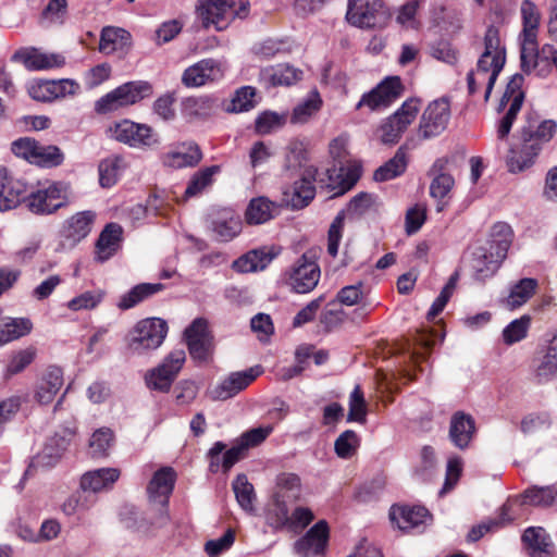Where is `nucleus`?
<instances>
[{"mask_svg": "<svg viewBox=\"0 0 557 557\" xmlns=\"http://www.w3.org/2000/svg\"><path fill=\"white\" fill-rule=\"evenodd\" d=\"M223 72L213 59L201 60L187 67L182 75V84L186 87H200L208 82L222 77Z\"/></svg>", "mask_w": 557, "mask_h": 557, "instance_id": "nucleus-17", "label": "nucleus"}, {"mask_svg": "<svg viewBox=\"0 0 557 557\" xmlns=\"http://www.w3.org/2000/svg\"><path fill=\"white\" fill-rule=\"evenodd\" d=\"M541 147L534 138H528L522 134V143L518 147H511L506 157L509 172L518 173L533 165Z\"/></svg>", "mask_w": 557, "mask_h": 557, "instance_id": "nucleus-18", "label": "nucleus"}, {"mask_svg": "<svg viewBox=\"0 0 557 557\" xmlns=\"http://www.w3.org/2000/svg\"><path fill=\"white\" fill-rule=\"evenodd\" d=\"M530 321V317L523 315L508 324L503 331L505 343L513 344L523 339L527 336Z\"/></svg>", "mask_w": 557, "mask_h": 557, "instance_id": "nucleus-59", "label": "nucleus"}, {"mask_svg": "<svg viewBox=\"0 0 557 557\" xmlns=\"http://www.w3.org/2000/svg\"><path fill=\"white\" fill-rule=\"evenodd\" d=\"M556 497V492L553 487H532L527 490L523 495V503L534 506H549Z\"/></svg>", "mask_w": 557, "mask_h": 557, "instance_id": "nucleus-57", "label": "nucleus"}, {"mask_svg": "<svg viewBox=\"0 0 557 557\" xmlns=\"http://www.w3.org/2000/svg\"><path fill=\"white\" fill-rule=\"evenodd\" d=\"M114 442V434L109 428L96 430L89 441L90 454L95 458L107 457Z\"/></svg>", "mask_w": 557, "mask_h": 557, "instance_id": "nucleus-47", "label": "nucleus"}, {"mask_svg": "<svg viewBox=\"0 0 557 557\" xmlns=\"http://www.w3.org/2000/svg\"><path fill=\"white\" fill-rule=\"evenodd\" d=\"M512 243V230L505 222H497L491 231V242L488 247L498 255V258L506 259L508 249Z\"/></svg>", "mask_w": 557, "mask_h": 557, "instance_id": "nucleus-38", "label": "nucleus"}, {"mask_svg": "<svg viewBox=\"0 0 557 557\" xmlns=\"http://www.w3.org/2000/svg\"><path fill=\"white\" fill-rule=\"evenodd\" d=\"M64 156L59 147L46 146L38 143L33 163L40 166L52 168L63 162Z\"/></svg>", "mask_w": 557, "mask_h": 557, "instance_id": "nucleus-50", "label": "nucleus"}, {"mask_svg": "<svg viewBox=\"0 0 557 557\" xmlns=\"http://www.w3.org/2000/svg\"><path fill=\"white\" fill-rule=\"evenodd\" d=\"M504 260V258H498L491 247L480 246L471 252L470 265L476 278L484 280L492 276Z\"/></svg>", "mask_w": 557, "mask_h": 557, "instance_id": "nucleus-23", "label": "nucleus"}, {"mask_svg": "<svg viewBox=\"0 0 557 557\" xmlns=\"http://www.w3.org/2000/svg\"><path fill=\"white\" fill-rule=\"evenodd\" d=\"M508 506L504 505L502 507V512L499 518L496 519H488L486 521H483L482 523L472 527V529L468 533V541L469 542H476L479 541L485 533L496 530L499 527L505 525L508 521H510V518H508Z\"/></svg>", "mask_w": 557, "mask_h": 557, "instance_id": "nucleus-54", "label": "nucleus"}, {"mask_svg": "<svg viewBox=\"0 0 557 557\" xmlns=\"http://www.w3.org/2000/svg\"><path fill=\"white\" fill-rule=\"evenodd\" d=\"M317 169L314 166H306L301 173L299 181L283 193V201L293 209H301L309 205L314 198Z\"/></svg>", "mask_w": 557, "mask_h": 557, "instance_id": "nucleus-12", "label": "nucleus"}, {"mask_svg": "<svg viewBox=\"0 0 557 557\" xmlns=\"http://www.w3.org/2000/svg\"><path fill=\"white\" fill-rule=\"evenodd\" d=\"M379 209L377 198L372 194L360 193L348 203L346 212L352 216H362Z\"/></svg>", "mask_w": 557, "mask_h": 557, "instance_id": "nucleus-49", "label": "nucleus"}, {"mask_svg": "<svg viewBox=\"0 0 557 557\" xmlns=\"http://www.w3.org/2000/svg\"><path fill=\"white\" fill-rule=\"evenodd\" d=\"M329 540V525L325 520L318 521L294 544L299 557H313L324 553Z\"/></svg>", "mask_w": 557, "mask_h": 557, "instance_id": "nucleus-13", "label": "nucleus"}, {"mask_svg": "<svg viewBox=\"0 0 557 557\" xmlns=\"http://www.w3.org/2000/svg\"><path fill=\"white\" fill-rule=\"evenodd\" d=\"M520 14L522 21V30L520 40L537 41V34L541 24V12L536 4L531 0H523L520 5Z\"/></svg>", "mask_w": 557, "mask_h": 557, "instance_id": "nucleus-30", "label": "nucleus"}, {"mask_svg": "<svg viewBox=\"0 0 557 557\" xmlns=\"http://www.w3.org/2000/svg\"><path fill=\"white\" fill-rule=\"evenodd\" d=\"M301 479L296 473L284 472L276 478V491L281 498L297 502L301 497Z\"/></svg>", "mask_w": 557, "mask_h": 557, "instance_id": "nucleus-39", "label": "nucleus"}, {"mask_svg": "<svg viewBox=\"0 0 557 557\" xmlns=\"http://www.w3.org/2000/svg\"><path fill=\"white\" fill-rule=\"evenodd\" d=\"M63 385V372L58 367H50L40 380L35 397L40 404H50Z\"/></svg>", "mask_w": 557, "mask_h": 557, "instance_id": "nucleus-31", "label": "nucleus"}, {"mask_svg": "<svg viewBox=\"0 0 557 557\" xmlns=\"http://www.w3.org/2000/svg\"><path fill=\"white\" fill-rule=\"evenodd\" d=\"M531 557H552L554 544L543 528H529L522 536Z\"/></svg>", "mask_w": 557, "mask_h": 557, "instance_id": "nucleus-27", "label": "nucleus"}, {"mask_svg": "<svg viewBox=\"0 0 557 557\" xmlns=\"http://www.w3.org/2000/svg\"><path fill=\"white\" fill-rule=\"evenodd\" d=\"M276 209L275 203L265 197L253 198L246 209L245 219L251 225L263 224L274 216Z\"/></svg>", "mask_w": 557, "mask_h": 557, "instance_id": "nucleus-35", "label": "nucleus"}, {"mask_svg": "<svg viewBox=\"0 0 557 557\" xmlns=\"http://www.w3.org/2000/svg\"><path fill=\"white\" fill-rule=\"evenodd\" d=\"M458 281V273H454L446 285L443 287L442 292L437 296V298L433 301L430 311L428 312L429 319H434L436 315H438L443 309L445 308L446 304L448 302L449 298L451 297L456 285Z\"/></svg>", "mask_w": 557, "mask_h": 557, "instance_id": "nucleus-62", "label": "nucleus"}, {"mask_svg": "<svg viewBox=\"0 0 557 557\" xmlns=\"http://www.w3.org/2000/svg\"><path fill=\"white\" fill-rule=\"evenodd\" d=\"M242 221L239 216L232 213H226L213 221L212 232L215 238L220 242H228L240 233Z\"/></svg>", "mask_w": 557, "mask_h": 557, "instance_id": "nucleus-42", "label": "nucleus"}, {"mask_svg": "<svg viewBox=\"0 0 557 557\" xmlns=\"http://www.w3.org/2000/svg\"><path fill=\"white\" fill-rule=\"evenodd\" d=\"M152 95V86L145 81L127 82L101 97L96 102L98 113H108L133 106Z\"/></svg>", "mask_w": 557, "mask_h": 557, "instance_id": "nucleus-2", "label": "nucleus"}, {"mask_svg": "<svg viewBox=\"0 0 557 557\" xmlns=\"http://www.w3.org/2000/svg\"><path fill=\"white\" fill-rule=\"evenodd\" d=\"M321 107L322 99L319 94L314 91L294 108L290 122L293 124H305L320 111Z\"/></svg>", "mask_w": 557, "mask_h": 557, "instance_id": "nucleus-45", "label": "nucleus"}, {"mask_svg": "<svg viewBox=\"0 0 557 557\" xmlns=\"http://www.w3.org/2000/svg\"><path fill=\"white\" fill-rule=\"evenodd\" d=\"M25 196L24 184L11 177L0 189V211L14 209L21 201L24 202Z\"/></svg>", "mask_w": 557, "mask_h": 557, "instance_id": "nucleus-44", "label": "nucleus"}, {"mask_svg": "<svg viewBox=\"0 0 557 557\" xmlns=\"http://www.w3.org/2000/svg\"><path fill=\"white\" fill-rule=\"evenodd\" d=\"M236 500L246 512H255L253 502L256 499L253 485L245 474H238L232 483Z\"/></svg>", "mask_w": 557, "mask_h": 557, "instance_id": "nucleus-41", "label": "nucleus"}, {"mask_svg": "<svg viewBox=\"0 0 557 557\" xmlns=\"http://www.w3.org/2000/svg\"><path fill=\"white\" fill-rule=\"evenodd\" d=\"M88 491L79 490L71 494L62 504L61 510L65 516H73L78 511L88 510L95 499L87 495Z\"/></svg>", "mask_w": 557, "mask_h": 557, "instance_id": "nucleus-53", "label": "nucleus"}, {"mask_svg": "<svg viewBox=\"0 0 557 557\" xmlns=\"http://www.w3.org/2000/svg\"><path fill=\"white\" fill-rule=\"evenodd\" d=\"M175 97L173 94H164L157 98L152 104V111L163 121L174 120L176 113L174 109Z\"/></svg>", "mask_w": 557, "mask_h": 557, "instance_id": "nucleus-64", "label": "nucleus"}, {"mask_svg": "<svg viewBox=\"0 0 557 557\" xmlns=\"http://www.w3.org/2000/svg\"><path fill=\"white\" fill-rule=\"evenodd\" d=\"M419 101L409 99L391 115L381 126V140L384 144H395L401 134L414 121L419 112Z\"/></svg>", "mask_w": 557, "mask_h": 557, "instance_id": "nucleus-11", "label": "nucleus"}, {"mask_svg": "<svg viewBox=\"0 0 557 557\" xmlns=\"http://www.w3.org/2000/svg\"><path fill=\"white\" fill-rule=\"evenodd\" d=\"M190 357L198 362H208L214 350L213 335L208 320L196 318L184 332Z\"/></svg>", "mask_w": 557, "mask_h": 557, "instance_id": "nucleus-8", "label": "nucleus"}, {"mask_svg": "<svg viewBox=\"0 0 557 557\" xmlns=\"http://www.w3.org/2000/svg\"><path fill=\"white\" fill-rule=\"evenodd\" d=\"M220 172L219 165H212L206 169H202L194 174L188 186L185 190L186 197H193L200 194L206 187L211 185L213 181V175Z\"/></svg>", "mask_w": 557, "mask_h": 557, "instance_id": "nucleus-51", "label": "nucleus"}, {"mask_svg": "<svg viewBox=\"0 0 557 557\" xmlns=\"http://www.w3.org/2000/svg\"><path fill=\"white\" fill-rule=\"evenodd\" d=\"M256 104V89L251 86H244L235 91L226 111L232 113L246 112L253 109Z\"/></svg>", "mask_w": 557, "mask_h": 557, "instance_id": "nucleus-48", "label": "nucleus"}, {"mask_svg": "<svg viewBox=\"0 0 557 557\" xmlns=\"http://www.w3.org/2000/svg\"><path fill=\"white\" fill-rule=\"evenodd\" d=\"M520 46L521 69L524 73H530L543 63L537 41L520 40Z\"/></svg>", "mask_w": 557, "mask_h": 557, "instance_id": "nucleus-52", "label": "nucleus"}, {"mask_svg": "<svg viewBox=\"0 0 557 557\" xmlns=\"http://www.w3.org/2000/svg\"><path fill=\"white\" fill-rule=\"evenodd\" d=\"M557 132V123L554 120L542 121L535 131H523V135L528 138H534L541 149L545 143H548Z\"/></svg>", "mask_w": 557, "mask_h": 557, "instance_id": "nucleus-63", "label": "nucleus"}, {"mask_svg": "<svg viewBox=\"0 0 557 557\" xmlns=\"http://www.w3.org/2000/svg\"><path fill=\"white\" fill-rule=\"evenodd\" d=\"M96 214L92 211H82L72 215L63 230V236L70 245H76L91 232Z\"/></svg>", "mask_w": 557, "mask_h": 557, "instance_id": "nucleus-25", "label": "nucleus"}, {"mask_svg": "<svg viewBox=\"0 0 557 557\" xmlns=\"http://www.w3.org/2000/svg\"><path fill=\"white\" fill-rule=\"evenodd\" d=\"M320 268L317 263V253L313 250L305 252L292 268L289 284L300 294L311 292L319 283Z\"/></svg>", "mask_w": 557, "mask_h": 557, "instance_id": "nucleus-10", "label": "nucleus"}, {"mask_svg": "<svg viewBox=\"0 0 557 557\" xmlns=\"http://www.w3.org/2000/svg\"><path fill=\"white\" fill-rule=\"evenodd\" d=\"M103 296L101 289L87 290L71 299L67 308L73 311L94 309L102 301Z\"/></svg>", "mask_w": 557, "mask_h": 557, "instance_id": "nucleus-56", "label": "nucleus"}, {"mask_svg": "<svg viewBox=\"0 0 557 557\" xmlns=\"http://www.w3.org/2000/svg\"><path fill=\"white\" fill-rule=\"evenodd\" d=\"M164 288L161 283H141L134 286L131 290L120 297L117 308L121 310H127L134 308L144 300L158 294Z\"/></svg>", "mask_w": 557, "mask_h": 557, "instance_id": "nucleus-33", "label": "nucleus"}, {"mask_svg": "<svg viewBox=\"0 0 557 557\" xmlns=\"http://www.w3.org/2000/svg\"><path fill=\"white\" fill-rule=\"evenodd\" d=\"M174 482L175 472L172 468L165 467L157 471L148 485L150 500L159 504L162 508L166 507Z\"/></svg>", "mask_w": 557, "mask_h": 557, "instance_id": "nucleus-21", "label": "nucleus"}, {"mask_svg": "<svg viewBox=\"0 0 557 557\" xmlns=\"http://www.w3.org/2000/svg\"><path fill=\"white\" fill-rule=\"evenodd\" d=\"M122 227L119 224L110 223L101 232L97 244L96 255L99 261L111 258L120 248Z\"/></svg>", "mask_w": 557, "mask_h": 557, "instance_id": "nucleus-28", "label": "nucleus"}, {"mask_svg": "<svg viewBox=\"0 0 557 557\" xmlns=\"http://www.w3.org/2000/svg\"><path fill=\"white\" fill-rule=\"evenodd\" d=\"M13 60L22 62L30 71L58 69L65 64L62 54L42 52L37 48L21 49L13 54Z\"/></svg>", "mask_w": 557, "mask_h": 557, "instance_id": "nucleus-15", "label": "nucleus"}, {"mask_svg": "<svg viewBox=\"0 0 557 557\" xmlns=\"http://www.w3.org/2000/svg\"><path fill=\"white\" fill-rule=\"evenodd\" d=\"M389 20L382 0H348L346 21L359 28H381Z\"/></svg>", "mask_w": 557, "mask_h": 557, "instance_id": "nucleus-3", "label": "nucleus"}, {"mask_svg": "<svg viewBox=\"0 0 557 557\" xmlns=\"http://www.w3.org/2000/svg\"><path fill=\"white\" fill-rule=\"evenodd\" d=\"M401 92V83L398 77H388L379 84L370 92L362 96L358 102L357 108L363 106L369 107L371 110L386 108L393 103Z\"/></svg>", "mask_w": 557, "mask_h": 557, "instance_id": "nucleus-14", "label": "nucleus"}, {"mask_svg": "<svg viewBox=\"0 0 557 557\" xmlns=\"http://www.w3.org/2000/svg\"><path fill=\"white\" fill-rule=\"evenodd\" d=\"M120 478V470L116 468H101L86 472L81 479V488L98 493L110 488Z\"/></svg>", "mask_w": 557, "mask_h": 557, "instance_id": "nucleus-26", "label": "nucleus"}, {"mask_svg": "<svg viewBox=\"0 0 557 557\" xmlns=\"http://www.w3.org/2000/svg\"><path fill=\"white\" fill-rule=\"evenodd\" d=\"M265 521L269 527L275 531L287 528L289 521V510L286 500L281 498V494H274L273 500L265 513Z\"/></svg>", "mask_w": 557, "mask_h": 557, "instance_id": "nucleus-40", "label": "nucleus"}, {"mask_svg": "<svg viewBox=\"0 0 557 557\" xmlns=\"http://www.w3.org/2000/svg\"><path fill=\"white\" fill-rule=\"evenodd\" d=\"M122 168L123 159L120 156L103 159L98 165L99 184L101 187H112L117 182Z\"/></svg>", "mask_w": 557, "mask_h": 557, "instance_id": "nucleus-46", "label": "nucleus"}, {"mask_svg": "<svg viewBox=\"0 0 557 557\" xmlns=\"http://www.w3.org/2000/svg\"><path fill=\"white\" fill-rule=\"evenodd\" d=\"M69 202V185L52 182L41 185L24 197L25 207L34 214L49 215L57 212Z\"/></svg>", "mask_w": 557, "mask_h": 557, "instance_id": "nucleus-1", "label": "nucleus"}, {"mask_svg": "<svg viewBox=\"0 0 557 557\" xmlns=\"http://www.w3.org/2000/svg\"><path fill=\"white\" fill-rule=\"evenodd\" d=\"M540 382L557 380V333L548 341L545 354L536 367Z\"/></svg>", "mask_w": 557, "mask_h": 557, "instance_id": "nucleus-34", "label": "nucleus"}, {"mask_svg": "<svg viewBox=\"0 0 557 557\" xmlns=\"http://www.w3.org/2000/svg\"><path fill=\"white\" fill-rule=\"evenodd\" d=\"M168 333L166 322L160 318H148L139 321L134 327L128 348L138 355L157 349Z\"/></svg>", "mask_w": 557, "mask_h": 557, "instance_id": "nucleus-4", "label": "nucleus"}, {"mask_svg": "<svg viewBox=\"0 0 557 557\" xmlns=\"http://www.w3.org/2000/svg\"><path fill=\"white\" fill-rule=\"evenodd\" d=\"M407 154L403 147L398 148L395 156L377 168L373 178L376 182H385L401 175L407 169Z\"/></svg>", "mask_w": 557, "mask_h": 557, "instance_id": "nucleus-36", "label": "nucleus"}, {"mask_svg": "<svg viewBox=\"0 0 557 557\" xmlns=\"http://www.w3.org/2000/svg\"><path fill=\"white\" fill-rule=\"evenodd\" d=\"M475 434L472 416L463 411L455 412L450 418L449 440L459 449H466Z\"/></svg>", "mask_w": 557, "mask_h": 557, "instance_id": "nucleus-20", "label": "nucleus"}, {"mask_svg": "<svg viewBox=\"0 0 557 557\" xmlns=\"http://www.w3.org/2000/svg\"><path fill=\"white\" fill-rule=\"evenodd\" d=\"M37 350L35 347H26L14 352L7 366V372L15 375L24 371L36 358Z\"/></svg>", "mask_w": 557, "mask_h": 557, "instance_id": "nucleus-55", "label": "nucleus"}, {"mask_svg": "<svg viewBox=\"0 0 557 557\" xmlns=\"http://www.w3.org/2000/svg\"><path fill=\"white\" fill-rule=\"evenodd\" d=\"M389 518L400 530L409 531L424 524L430 515L424 507L420 506H393L389 511Z\"/></svg>", "mask_w": 557, "mask_h": 557, "instance_id": "nucleus-24", "label": "nucleus"}, {"mask_svg": "<svg viewBox=\"0 0 557 557\" xmlns=\"http://www.w3.org/2000/svg\"><path fill=\"white\" fill-rule=\"evenodd\" d=\"M185 360L186 354L183 349L171 351L161 364L146 373L145 381L148 388L161 393L169 392Z\"/></svg>", "mask_w": 557, "mask_h": 557, "instance_id": "nucleus-6", "label": "nucleus"}, {"mask_svg": "<svg viewBox=\"0 0 557 557\" xmlns=\"http://www.w3.org/2000/svg\"><path fill=\"white\" fill-rule=\"evenodd\" d=\"M484 46L485 57L494 55L495 67L494 74L488 78L487 90H485L484 100L487 101L491 96L494 84L498 77V74L503 70L506 60L505 49L500 47L499 30L496 26L491 25L487 27L484 36Z\"/></svg>", "mask_w": 557, "mask_h": 557, "instance_id": "nucleus-19", "label": "nucleus"}, {"mask_svg": "<svg viewBox=\"0 0 557 557\" xmlns=\"http://www.w3.org/2000/svg\"><path fill=\"white\" fill-rule=\"evenodd\" d=\"M286 149V168L295 169L302 166L307 159V144L300 139H292Z\"/></svg>", "mask_w": 557, "mask_h": 557, "instance_id": "nucleus-60", "label": "nucleus"}, {"mask_svg": "<svg viewBox=\"0 0 557 557\" xmlns=\"http://www.w3.org/2000/svg\"><path fill=\"white\" fill-rule=\"evenodd\" d=\"M278 253L280 249L275 247L255 249L238 258L234 262V268L242 273L262 271Z\"/></svg>", "mask_w": 557, "mask_h": 557, "instance_id": "nucleus-22", "label": "nucleus"}, {"mask_svg": "<svg viewBox=\"0 0 557 557\" xmlns=\"http://www.w3.org/2000/svg\"><path fill=\"white\" fill-rule=\"evenodd\" d=\"M131 45V34L121 27L106 26L101 30L99 51L106 54L122 50Z\"/></svg>", "mask_w": 557, "mask_h": 557, "instance_id": "nucleus-32", "label": "nucleus"}, {"mask_svg": "<svg viewBox=\"0 0 557 557\" xmlns=\"http://www.w3.org/2000/svg\"><path fill=\"white\" fill-rule=\"evenodd\" d=\"M200 160L201 151L198 146H188L184 150L170 151L162 157L163 164L174 169L194 166Z\"/></svg>", "mask_w": 557, "mask_h": 557, "instance_id": "nucleus-37", "label": "nucleus"}, {"mask_svg": "<svg viewBox=\"0 0 557 557\" xmlns=\"http://www.w3.org/2000/svg\"><path fill=\"white\" fill-rule=\"evenodd\" d=\"M301 72L288 64H277L260 71V79L268 86H289L300 79Z\"/></svg>", "mask_w": 557, "mask_h": 557, "instance_id": "nucleus-29", "label": "nucleus"}, {"mask_svg": "<svg viewBox=\"0 0 557 557\" xmlns=\"http://www.w3.org/2000/svg\"><path fill=\"white\" fill-rule=\"evenodd\" d=\"M260 373L258 367L231 373L221 384L211 389L210 395L215 400L228 399L245 389Z\"/></svg>", "mask_w": 557, "mask_h": 557, "instance_id": "nucleus-16", "label": "nucleus"}, {"mask_svg": "<svg viewBox=\"0 0 557 557\" xmlns=\"http://www.w3.org/2000/svg\"><path fill=\"white\" fill-rule=\"evenodd\" d=\"M198 11L205 27L213 25L216 30H222L236 16L247 14L248 3H243L237 11L232 0H201Z\"/></svg>", "mask_w": 557, "mask_h": 557, "instance_id": "nucleus-5", "label": "nucleus"}, {"mask_svg": "<svg viewBox=\"0 0 557 557\" xmlns=\"http://www.w3.org/2000/svg\"><path fill=\"white\" fill-rule=\"evenodd\" d=\"M451 116L448 98L442 97L430 102L421 114L418 134L422 139L440 136L448 126Z\"/></svg>", "mask_w": 557, "mask_h": 557, "instance_id": "nucleus-7", "label": "nucleus"}, {"mask_svg": "<svg viewBox=\"0 0 557 557\" xmlns=\"http://www.w3.org/2000/svg\"><path fill=\"white\" fill-rule=\"evenodd\" d=\"M358 436L351 431L347 430L343 432L334 443V449L339 458H350L358 447Z\"/></svg>", "mask_w": 557, "mask_h": 557, "instance_id": "nucleus-58", "label": "nucleus"}, {"mask_svg": "<svg viewBox=\"0 0 557 557\" xmlns=\"http://www.w3.org/2000/svg\"><path fill=\"white\" fill-rule=\"evenodd\" d=\"M537 282L534 278L520 280L510 290L505 299L508 309H516L525 304L534 294Z\"/></svg>", "mask_w": 557, "mask_h": 557, "instance_id": "nucleus-43", "label": "nucleus"}, {"mask_svg": "<svg viewBox=\"0 0 557 557\" xmlns=\"http://www.w3.org/2000/svg\"><path fill=\"white\" fill-rule=\"evenodd\" d=\"M367 406L363 398V393L359 386H356L350 394L349 398V412L348 421H356L359 423L366 422Z\"/></svg>", "mask_w": 557, "mask_h": 557, "instance_id": "nucleus-61", "label": "nucleus"}, {"mask_svg": "<svg viewBox=\"0 0 557 557\" xmlns=\"http://www.w3.org/2000/svg\"><path fill=\"white\" fill-rule=\"evenodd\" d=\"M110 136L131 147H152L159 144V137L147 124L122 120L109 128Z\"/></svg>", "mask_w": 557, "mask_h": 557, "instance_id": "nucleus-9", "label": "nucleus"}]
</instances>
